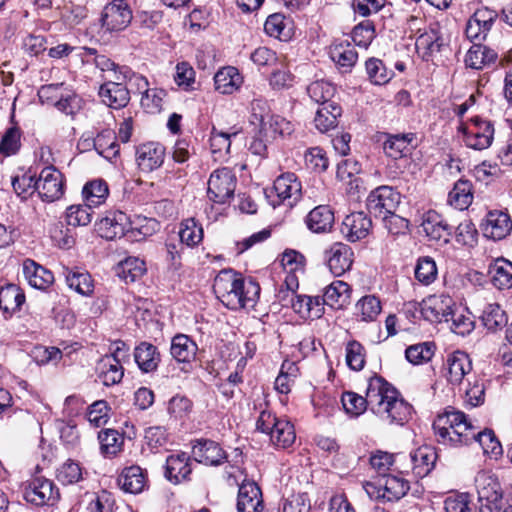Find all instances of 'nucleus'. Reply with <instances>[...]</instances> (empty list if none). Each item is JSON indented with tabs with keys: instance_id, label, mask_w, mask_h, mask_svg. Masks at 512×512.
<instances>
[{
	"instance_id": "1",
	"label": "nucleus",
	"mask_w": 512,
	"mask_h": 512,
	"mask_svg": "<svg viewBox=\"0 0 512 512\" xmlns=\"http://www.w3.org/2000/svg\"><path fill=\"white\" fill-rule=\"evenodd\" d=\"M433 429L441 444L457 447L476 441L484 454L494 458L502 454V446L494 432L490 429L478 432L461 411H445L435 419Z\"/></svg>"
},
{
	"instance_id": "2",
	"label": "nucleus",
	"mask_w": 512,
	"mask_h": 512,
	"mask_svg": "<svg viewBox=\"0 0 512 512\" xmlns=\"http://www.w3.org/2000/svg\"><path fill=\"white\" fill-rule=\"evenodd\" d=\"M213 290L221 303L231 310L253 307L259 294V285L245 281L232 270H222L214 279Z\"/></svg>"
},
{
	"instance_id": "3",
	"label": "nucleus",
	"mask_w": 512,
	"mask_h": 512,
	"mask_svg": "<svg viewBox=\"0 0 512 512\" xmlns=\"http://www.w3.org/2000/svg\"><path fill=\"white\" fill-rule=\"evenodd\" d=\"M380 393L370 397L371 411L389 424L403 425L412 415V406L407 403L390 383L380 376Z\"/></svg>"
},
{
	"instance_id": "4",
	"label": "nucleus",
	"mask_w": 512,
	"mask_h": 512,
	"mask_svg": "<svg viewBox=\"0 0 512 512\" xmlns=\"http://www.w3.org/2000/svg\"><path fill=\"white\" fill-rule=\"evenodd\" d=\"M257 430L270 436L272 444L279 448L291 446L295 439V429L291 422L279 419L269 411H262L256 422Z\"/></svg>"
},
{
	"instance_id": "5",
	"label": "nucleus",
	"mask_w": 512,
	"mask_h": 512,
	"mask_svg": "<svg viewBox=\"0 0 512 512\" xmlns=\"http://www.w3.org/2000/svg\"><path fill=\"white\" fill-rule=\"evenodd\" d=\"M367 495L374 500L398 501L410 489L409 482L398 475H383L374 482L364 485Z\"/></svg>"
},
{
	"instance_id": "6",
	"label": "nucleus",
	"mask_w": 512,
	"mask_h": 512,
	"mask_svg": "<svg viewBox=\"0 0 512 512\" xmlns=\"http://www.w3.org/2000/svg\"><path fill=\"white\" fill-rule=\"evenodd\" d=\"M478 495V512H497L504 503L498 479L488 471H480L475 477Z\"/></svg>"
},
{
	"instance_id": "7",
	"label": "nucleus",
	"mask_w": 512,
	"mask_h": 512,
	"mask_svg": "<svg viewBox=\"0 0 512 512\" xmlns=\"http://www.w3.org/2000/svg\"><path fill=\"white\" fill-rule=\"evenodd\" d=\"M465 145L474 150H484L491 146L494 139V125L491 121L478 116L471 119L470 125L461 124Z\"/></svg>"
},
{
	"instance_id": "8",
	"label": "nucleus",
	"mask_w": 512,
	"mask_h": 512,
	"mask_svg": "<svg viewBox=\"0 0 512 512\" xmlns=\"http://www.w3.org/2000/svg\"><path fill=\"white\" fill-rule=\"evenodd\" d=\"M207 184L209 199L215 203L224 204L233 197L237 178L230 168L223 167L211 173Z\"/></svg>"
},
{
	"instance_id": "9",
	"label": "nucleus",
	"mask_w": 512,
	"mask_h": 512,
	"mask_svg": "<svg viewBox=\"0 0 512 512\" xmlns=\"http://www.w3.org/2000/svg\"><path fill=\"white\" fill-rule=\"evenodd\" d=\"M23 497L35 506L54 504L60 494L55 484L47 478L36 477L28 481L23 488Z\"/></svg>"
},
{
	"instance_id": "10",
	"label": "nucleus",
	"mask_w": 512,
	"mask_h": 512,
	"mask_svg": "<svg viewBox=\"0 0 512 512\" xmlns=\"http://www.w3.org/2000/svg\"><path fill=\"white\" fill-rule=\"evenodd\" d=\"M401 202V195L390 186H379L367 197L366 206L370 214L383 217L395 212Z\"/></svg>"
},
{
	"instance_id": "11",
	"label": "nucleus",
	"mask_w": 512,
	"mask_h": 512,
	"mask_svg": "<svg viewBox=\"0 0 512 512\" xmlns=\"http://www.w3.org/2000/svg\"><path fill=\"white\" fill-rule=\"evenodd\" d=\"M36 191L46 202H54L64 194V178L54 166L44 167L36 181Z\"/></svg>"
},
{
	"instance_id": "12",
	"label": "nucleus",
	"mask_w": 512,
	"mask_h": 512,
	"mask_svg": "<svg viewBox=\"0 0 512 512\" xmlns=\"http://www.w3.org/2000/svg\"><path fill=\"white\" fill-rule=\"evenodd\" d=\"M455 306L454 300L449 295H431L421 303V314L431 323L448 322Z\"/></svg>"
},
{
	"instance_id": "13",
	"label": "nucleus",
	"mask_w": 512,
	"mask_h": 512,
	"mask_svg": "<svg viewBox=\"0 0 512 512\" xmlns=\"http://www.w3.org/2000/svg\"><path fill=\"white\" fill-rule=\"evenodd\" d=\"M302 186L294 173H284L278 176L273 184L271 194H275L277 201H272L275 207L281 203H287L292 206L301 198Z\"/></svg>"
},
{
	"instance_id": "14",
	"label": "nucleus",
	"mask_w": 512,
	"mask_h": 512,
	"mask_svg": "<svg viewBox=\"0 0 512 512\" xmlns=\"http://www.w3.org/2000/svg\"><path fill=\"white\" fill-rule=\"evenodd\" d=\"M133 18L128 4L107 3L101 13V25L109 32L122 31L128 27Z\"/></svg>"
},
{
	"instance_id": "15",
	"label": "nucleus",
	"mask_w": 512,
	"mask_h": 512,
	"mask_svg": "<svg viewBox=\"0 0 512 512\" xmlns=\"http://www.w3.org/2000/svg\"><path fill=\"white\" fill-rule=\"evenodd\" d=\"M497 18V12L487 7L477 9L468 19L465 34L471 41H484Z\"/></svg>"
},
{
	"instance_id": "16",
	"label": "nucleus",
	"mask_w": 512,
	"mask_h": 512,
	"mask_svg": "<svg viewBox=\"0 0 512 512\" xmlns=\"http://www.w3.org/2000/svg\"><path fill=\"white\" fill-rule=\"evenodd\" d=\"M379 379L380 376H374L369 379L365 397L354 392L343 393L341 401L346 413L352 416H359L367 407L371 409L370 397L372 393L377 395L381 391L380 387L382 384L379 383Z\"/></svg>"
},
{
	"instance_id": "17",
	"label": "nucleus",
	"mask_w": 512,
	"mask_h": 512,
	"mask_svg": "<svg viewBox=\"0 0 512 512\" xmlns=\"http://www.w3.org/2000/svg\"><path fill=\"white\" fill-rule=\"evenodd\" d=\"M325 260L331 273L341 276L350 270L354 261V253L347 244L336 242L325 251Z\"/></svg>"
},
{
	"instance_id": "18",
	"label": "nucleus",
	"mask_w": 512,
	"mask_h": 512,
	"mask_svg": "<svg viewBox=\"0 0 512 512\" xmlns=\"http://www.w3.org/2000/svg\"><path fill=\"white\" fill-rule=\"evenodd\" d=\"M165 159V147L158 142L141 144L136 150V162L145 173L152 172L162 166Z\"/></svg>"
},
{
	"instance_id": "19",
	"label": "nucleus",
	"mask_w": 512,
	"mask_h": 512,
	"mask_svg": "<svg viewBox=\"0 0 512 512\" xmlns=\"http://www.w3.org/2000/svg\"><path fill=\"white\" fill-rule=\"evenodd\" d=\"M420 226L430 240L444 244L449 242L452 227L436 211L430 210L424 213Z\"/></svg>"
},
{
	"instance_id": "20",
	"label": "nucleus",
	"mask_w": 512,
	"mask_h": 512,
	"mask_svg": "<svg viewBox=\"0 0 512 512\" xmlns=\"http://www.w3.org/2000/svg\"><path fill=\"white\" fill-rule=\"evenodd\" d=\"M372 228L371 219L364 212L347 215L341 225V233L350 242H357L368 236Z\"/></svg>"
},
{
	"instance_id": "21",
	"label": "nucleus",
	"mask_w": 512,
	"mask_h": 512,
	"mask_svg": "<svg viewBox=\"0 0 512 512\" xmlns=\"http://www.w3.org/2000/svg\"><path fill=\"white\" fill-rule=\"evenodd\" d=\"M129 217L122 211H110L97 223L101 237L112 240L128 232Z\"/></svg>"
},
{
	"instance_id": "22",
	"label": "nucleus",
	"mask_w": 512,
	"mask_h": 512,
	"mask_svg": "<svg viewBox=\"0 0 512 512\" xmlns=\"http://www.w3.org/2000/svg\"><path fill=\"white\" fill-rule=\"evenodd\" d=\"M24 302L25 294L19 286L0 281V312L5 319L20 311Z\"/></svg>"
},
{
	"instance_id": "23",
	"label": "nucleus",
	"mask_w": 512,
	"mask_h": 512,
	"mask_svg": "<svg viewBox=\"0 0 512 512\" xmlns=\"http://www.w3.org/2000/svg\"><path fill=\"white\" fill-rule=\"evenodd\" d=\"M259 134L267 140H273L277 136H289L295 130V125L280 115H260Z\"/></svg>"
},
{
	"instance_id": "24",
	"label": "nucleus",
	"mask_w": 512,
	"mask_h": 512,
	"mask_svg": "<svg viewBox=\"0 0 512 512\" xmlns=\"http://www.w3.org/2000/svg\"><path fill=\"white\" fill-rule=\"evenodd\" d=\"M291 308L302 319H319L325 313L321 296L296 295L290 300Z\"/></svg>"
},
{
	"instance_id": "25",
	"label": "nucleus",
	"mask_w": 512,
	"mask_h": 512,
	"mask_svg": "<svg viewBox=\"0 0 512 512\" xmlns=\"http://www.w3.org/2000/svg\"><path fill=\"white\" fill-rule=\"evenodd\" d=\"M237 510L238 512H261L263 510L262 493L255 482L246 481L240 485Z\"/></svg>"
},
{
	"instance_id": "26",
	"label": "nucleus",
	"mask_w": 512,
	"mask_h": 512,
	"mask_svg": "<svg viewBox=\"0 0 512 512\" xmlns=\"http://www.w3.org/2000/svg\"><path fill=\"white\" fill-rule=\"evenodd\" d=\"M99 96L104 104L114 109L125 107L130 100L129 88L123 85V82H115L112 79L101 85Z\"/></svg>"
},
{
	"instance_id": "27",
	"label": "nucleus",
	"mask_w": 512,
	"mask_h": 512,
	"mask_svg": "<svg viewBox=\"0 0 512 512\" xmlns=\"http://www.w3.org/2000/svg\"><path fill=\"white\" fill-rule=\"evenodd\" d=\"M192 454L197 462L210 466L220 465L226 459L223 449L212 440H198L193 445Z\"/></svg>"
},
{
	"instance_id": "28",
	"label": "nucleus",
	"mask_w": 512,
	"mask_h": 512,
	"mask_svg": "<svg viewBox=\"0 0 512 512\" xmlns=\"http://www.w3.org/2000/svg\"><path fill=\"white\" fill-rule=\"evenodd\" d=\"M447 380L453 384H461L464 377L472 370V363L467 353L455 351L447 357L446 360Z\"/></svg>"
},
{
	"instance_id": "29",
	"label": "nucleus",
	"mask_w": 512,
	"mask_h": 512,
	"mask_svg": "<svg viewBox=\"0 0 512 512\" xmlns=\"http://www.w3.org/2000/svg\"><path fill=\"white\" fill-rule=\"evenodd\" d=\"M512 222L508 213L503 211H490L486 216L484 234L494 240H502L510 234Z\"/></svg>"
},
{
	"instance_id": "30",
	"label": "nucleus",
	"mask_w": 512,
	"mask_h": 512,
	"mask_svg": "<svg viewBox=\"0 0 512 512\" xmlns=\"http://www.w3.org/2000/svg\"><path fill=\"white\" fill-rule=\"evenodd\" d=\"M192 469L190 466V458L184 453L172 454L166 459L165 476L175 484L186 480Z\"/></svg>"
},
{
	"instance_id": "31",
	"label": "nucleus",
	"mask_w": 512,
	"mask_h": 512,
	"mask_svg": "<svg viewBox=\"0 0 512 512\" xmlns=\"http://www.w3.org/2000/svg\"><path fill=\"white\" fill-rule=\"evenodd\" d=\"M410 458L413 473L417 477L423 478L433 469L437 454L433 447L424 445L411 452Z\"/></svg>"
},
{
	"instance_id": "32",
	"label": "nucleus",
	"mask_w": 512,
	"mask_h": 512,
	"mask_svg": "<svg viewBox=\"0 0 512 512\" xmlns=\"http://www.w3.org/2000/svg\"><path fill=\"white\" fill-rule=\"evenodd\" d=\"M118 484L123 491L138 494L147 485L146 474L140 466L126 467L118 478Z\"/></svg>"
},
{
	"instance_id": "33",
	"label": "nucleus",
	"mask_w": 512,
	"mask_h": 512,
	"mask_svg": "<svg viewBox=\"0 0 512 512\" xmlns=\"http://www.w3.org/2000/svg\"><path fill=\"white\" fill-rule=\"evenodd\" d=\"M443 46V39L436 28H430L421 33L415 41V47L418 55L425 61L438 53Z\"/></svg>"
},
{
	"instance_id": "34",
	"label": "nucleus",
	"mask_w": 512,
	"mask_h": 512,
	"mask_svg": "<svg viewBox=\"0 0 512 512\" xmlns=\"http://www.w3.org/2000/svg\"><path fill=\"white\" fill-rule=\"evenodd\" d=\"M23 273L30 286L37 289L44 290L54 281V276L51 271L31 259L24 261Z\"/></svg>"
},
{
	"instance_id": "35",
	"label": "nucleus",
	"mask_w": 512,
	"mask_h": 512,
	"mask_svg": "<svg viewBox=\"0 0 512 512\" xmlns=\"http://www.w3.org/2000/svg\"><path fill=\"white\" fill-rule=\"evenodd\" d=\"M97 376L105 386H113L121 382L124 376L123 365L114 357H102L97 363Z\"/></svg>"
},
{
	"instance_id": "36",
	"label": "nucleus",
	"mask_w": 512,
	"mask_h": 512,
	"mask_svg": "<svg viewBox=\"0 0 512 512\" xmlns=\"http://www.w3.org/2000/svg\"><path fill=\"white\" fill-rule=\"evenodd\" d=\"M242 83L243 77L238 69L232 66L220 69L214 76L215 89L221 94H233L241 87Z\"/></svg>"
},
{
	"instance_id": "37",
	"label": "nucleus",
	"mask_w": 512,
	"mask_h": 512,
	"mask_svg": "<svg viewBox=\"0 0 512 512\" xmlns=\"http://www.w3.org/2000/svg\"><path fill=\"white\" fill-rule=\"evenodd\" d=\"M334 223V213L327 205H319L312 209L306 217V225L314 233L330 231Z\"/></svg>"
},
{
	"instance_id": "38",
	"label": "nucleus",
	"mask_w": 512,
	"mask_h": 512,
	"mask_svg": "<svg viewBox=\"0 0 512 512\" xmlns=\"http://www.w3.org/2000/svg\"><path fill=\"white\" fill-rule=\"evenodd\" d=\"M350 295V286L344 281L336 280L325 288L324 295L321 297L324 306L340 309L349 303Z\"/></svg>"
},
{
	"instance_id": "39",
	"label": "nucleus",
	"mask_w": 512,
	"mask_h": 512,
	"mask_svg": "<svg viewBox=\"0 0 512 512\" xmlns=\"http://www.w3.org/2000/svg\"><path fill=\"white\" fill-rule=\"evenodd\" d=\"M197 350V344L188 335L177 334L172 338L170 352L178 362H191L195 359Z\"/></svg>"
},
{
	"instance_id": "40",
	"label": "nucleus",
	"mask_w": 512,
	"mask_h": 512,
	"mask_svg": "<svg viewBox=\"0 0 512 512\" xmlns=\"http://www.w3.org/2000/svg\"><path fill=\"white\" fill-rule=\"evenodd\" d=\"M64 276L69 288L83 296H89L94 290L91 275L80 268H65Z\"/></svg>"
},
{
	"instance_id": "41",
	"label": "nucleus",
	"mask_w": 512,
	"mask_h": 512,
	"mask_svg": "<svg viewBox=\"0 0 512 512\" xmlns=\"http://www.w3.org/2000/svg\"><path fill=\"white\" fill-rule=\"evenodd\" d=\"M492 284L498 289L512 287V262L504 258H497L488 268Z\"/></svg>"
},
{
	"instance_id": "42",
	"label": "nucleus",
	"mask_w": 512,
	"mask_h": 512,
	"mask_svg": "<svg viewBox=\"0 0 512 512\" xmlns=\"http://www.w3.org/2000/svg\"><path fill=\"white\" fill-rule=\"evenodd\" d=\"M134 358L139 369L145 373L156 370L160 362L157 348L147 342H142L135 348Z\"/></svg>"
},
{
	"instance_id": "43",
	"label": "nucleus",
	"mask_w": 512,
	"mask_h": 512,
	"mask_svg": "<svg viewBox=\"0 0 512 512\" xmlns=\"http://www.w3.org/2000/svg\"><path fill=\"white\" fill-rule=\"evenodd\" d=\"M342 109L336 103H328L321 106L315 115L314 124L321 133L334 129L338 123V117L341 116Z\"/></svg>"
},
{
	"instance_id": "44",
	"label": "nucleus",
	"mask_w": 512,
	"mask_h": 512,
	"mask_svg": "<svg viewBox=\"0 0 512 512\" xmlns=\"http://www.w3.org/2000/svg\"><path fill=\"white\" fill-rule=\"evenodd\" d=\"M330 57L336 65L348 71L355 65L358 54L350 42L341 41L331 46Z\"/></svg>"
},
{
	"instance_id": "45",
	"label": "nucleus",
	"mask_w": 512,
	"mask_h": 512,
	"mask_svg": "<svg viewBox=\"0 0 512 512\" xmlns=\"http://www.w3.org/2000/svg\"><path fill=\"white\" fill-rule=\"evenodd\" d=\"M480 321L482 325L490 332H496L507 325L508 318L505 311L497 303L485 305Z\"/></svg>"
},
{
	"instance_id": "46",
	"label": "nucleus",
	"mask_w": 512,
	"mask_h": 512,
	"mask_svg": "<svg viewBox=\"0 0 512 512\" xmlns=\"http://www.w3.org/2000/svg\"><path fill=\"white\" fill-rule=\"evenodd\" d=\"M82 194L87 206L98 207L108 198V184L103 179L91 180L84 185Z\"/></svg>"
},
{
	"instance_id": "47",
	"label": "nucleus",
	"mask_w": 512,
	"mask_h": 512,
	"mask_svg": "<svg viewBox=\"0 0 512 512\" xmlns=\"http://www.w3.org/2000/svg\"><path fill=\"white\" fill-rule=\"evenodd\" d=\"M497 53L486 46L474 44L465 56V63L472 69H482L484 66L494 63Z\"/></svg>"
},
{
	"instance_id": "48",
	"label": "nucleus",
	"mask_w": 512,
	"mask_h": 512,
	"mask_svg": "<svg viewBox=\"0 0 512 512\" xmlns=\"http://www.w3.org/2000/svg\"><path fill=\"white\" fill-rule=\"evenodd\" d=\"M473 201L472 184L468 180H458L448 194V203L459 210L467 209Z\"/></svg>"
},
{
	"instance_id": "49",
	"label": "nucleus",
	"mask_w": 512,
	"mask_h": 512,
	"mask_svg": "<svg viewBox=\"0 0 512 512\" xmlns=\"http://www.w3.org/2000/svg\"><path fill=\"white\" fill-rule=\"evenodd\" d=\"M237 132L226 133L218 131L215 127L210 133V148L215 161H225L230 152L231 137L236 136Z\"/></svg>"
},
{
	"instance_id": "50",
	"label": "nucleus",
	"mask_w": 512,
	"mask_h": 512,
	"mask_svg": "<svg viewBox=\"0 0 512 512\" xmlns=\"http://www.w3.org/2000/svg\"><path fill=\"white\" fill-rule=\"evenodd\" d=\"M356 316L363 322H373L382 311L381 301L375 295H365L356 305Z\"/></svg>"
},
{
	"instance_id": "51",
	"label": "nucleus",
	"mask_w": 512,
	"mask_h": 512,
	"mask_svg": "<svg viewBox=\"0 0 512 512\" xmlns=\"http://www.w3.org/2000/svg\"><path fill=\"white\" fill-rule=\"evenodd\" d=\"M94 148L99 155L111 160L119 154V145L114 131L105 129L94 139Z\"/></svg>"
},
{
	"instance_id": "52",
	"label": "nucleus",
	"mask_w": 512,
	"mask_h": 512,
	"mask_svg": "<svg viewBox=\"0 0 512 512\" xmlns=\"http://www.w3.org/2000/svg\"><path fill=\"white\" fill-rule=\"evenodd\" d=\"M290 24L283 14L274 13L267 18L264 30L269 36L286 41L291 38Z\"/></svg>"
},
{
	"instance_id": "53",
	"label": "nucleus",
	"mask_w": 512,
	"mask_h": 512,
	"mask_svg": "<svg viewBox=\"0 0 512 512\" xmlns=\"http://www.w3.org/2000/svg\"><path fill=\"white\" fill-rule=\"evenodd\" d=\"M100 450L106 457L115 456L122 449L123 435L114 429H106L98 433Z\"/></svg>"
},
{
	"instance_id": "54",
	"label": "nucleus",
	"mask_w": 512,
	"mask_h": 512,
	"mask_svg": "<svg viewBox=\"0 0 512 512\" xmlns=\"http://www.w3.org/2000/svg\"><path fill=\"white\" fill-rule=\"evenodd\" d=\"M179 238L181 244L188 247H195L203 239V228L194 218H188L181 222L179 229Z\"/></svg>"
},
{
	"instance_id": "55",
	"label": "nucleus",
	"mask_w": 512,
	"mask_h": 512,
	"mask_svg": "<svg viewBox=\"0 0 512 512\" xmlns=\"http://www.w3.org/2000/svg\"><path fill=\"white\" fill-rule=\"evenodd\" d=\"M83 468L75 460L68 459L56 470V479L63 485L76 484L83 479Z\"/></svg>"
},
{
	"instance_id": "56",
	"label": "nucleus",
	"mask_w": 512,
	"mask_h": 512,
	"mask_svg": "<svg viewBox=\"0 0 512 512\" xmlns=\"http://www.w3.org/2000/svg\"><path fill=\"white\" fill-rule=\"evenodd\" d=\"M449 321L452 322L451 330L461 336L470 334L474 329V319L469 311L453 308Z\"/></svg>"
},
{
	"instance_id": "57",
	"label": "nucleus",
	"mask_w": 512,
	"mask_h": 512,
	"mask_svg": "<svg viewBox=\"0 0 512 512\" xmlns=\"http://www.w3.org/2000/svg\"><path fill=\"white\" fill-rule=\"evenodd\" d=\"M309 97L321 106L332 103L330 100L335 94V87L332 83L325 80H317L307 87Z\"/></svg>"
},
{
	"instance_id": "58",
	"label": "nucleus",
	"mask_w": 512,
	"mask_h": 512,
	"mask_svg": "<svg viewBox=\"0 0 512 512\" xmlns=\"http://www.w3.org/2000/svg\"><path fill=\"white\" fill-rule=\"evenodd\" d=\"M411 140V134L391 135L383 144L384 152L390 158L399 159L406 154Z\"/></svg>"
},
{
	"instance_id": "59",
	"label": "nucleus",
	"mask_w": 512,
	"mask_h": 512,
	"mask_svg": "<svg viewBox=\"0 0 512 512\" xmlns=\"http://www.w3.org/2000/svg\"><path fill=\"white\" fill-rule=\"evenodd\" d=\"M365 66L370 81L375 85H384L393 77V72L379 59L371 58L366 61Z\"/></svg>"
},
{
	"instance_id": "60",
	"label": "nucleus",
	"mask_w": 512,
	"mask_h": 512,
	"mask_svg": "<svg viewBox=\"0 0 512 512\" xmlns=\"http://www.w3.org/2000/svg\"><path fill=\"white\" fill-rule=\"evenodd\" d=\"M438 271L433 258L420 257L415 267V278L423 285H429L435 281Z\"/></svg>"
},
{
	"instance_id": "61",
	"label": "nucleus",
	"mask_w": 512,
	"mask_h": 512,
	"mask_svg": "<svg viewBox=\"0 0 512 512\" xmlns=\"http://www.w3.org/2000/svg\"><path fill=\"white\" fill-rule=\"evenodd\" d=\"M434 355V344L431 342H423L409 346L405 351L406 359L414 364L419 365L431 360Z\"/></svg>"
},
{
	"instance_id": "62",
	"label": "nucleus",
	"mask_w": 512,
	"mask_h": 512,
	"mask_svg": "<svg viewBox=\"0 0 512 512\" xmlns=\"http://www.w3.org/2000/svg\"><path fill=\"white\" fill-rule=\"evenodd\" d=\"M365 348L358 341H350L346 345V363L354 371H360L365 365Z\"/></svg>"
},
{
	"instance_id": "63",
	"label": "nucleus",
	"mask_w": 512,
	"mask_h": 512,
	"mask_svg": "<svg viewBox=\"0 0 512 512\" xmlns=\"http://www.w3.org/2000/svg\"><path fill=\"white\" fill-rule=\"evenodd\" d=\"M91 208L87 206V203L69 206L66 210L67 224L73 227L88 225L92 220Z\"/></svg>"
},
{
	"instance_id": "64",
	"label": "nucleus",
	"mask_w": 512,
	"mask_h": 512,
	"mask_svg": "<svg viewBox=\"0 0 512 512\" xmlns=\"http://www.w3.org/2000/svg\"><path fill=\"white\" fill-rule=\"evenodd\" d=\"M36 177L30 172L17 176L12 179V186L15 193L22 199L26 200L36 191Z\"/></svg>"
}]
</instances>
